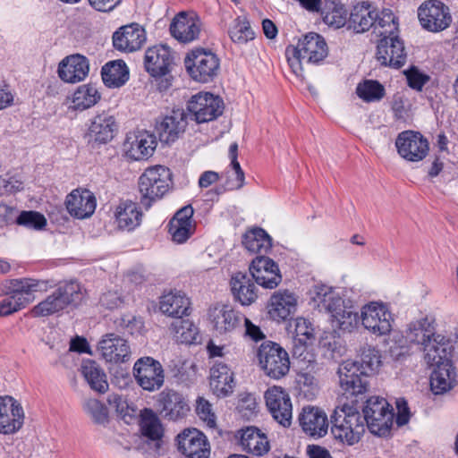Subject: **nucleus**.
Returning a JSON list of instances; mask_svg holds the SVG:
<instances>
[{
  "instance_id": "nucleus-14",
  "label": "nucleus",
  "mask_w": 458,
  "mask_h": 458,
  "mask_svg": "<svg viewBox=\"0 0 458 458\" xmlns=\"http://www.w3.org/2000/svg\"><path fill=\"white\" fill-rule=\"evenodd\" d=\"M178 450L188 458H208L210 445L207 437L197 428H185L177 436Z\"/></svg>"
},
{
  "instance_id": "nucleus-27",
  "label": "nucleus",
  "mask_w": 458,
  "mask_h": 458,
  "mask_svg": "<svg viewBox=\"0 0 458 458\" xmlns=\"http://www.w3.org/2000/svg\"><path fill=\"white\" fill-rule=\"evenodd\" d=\"M209 319L216 332L224 335L236 329L243 316L227 305H217L209 310Z\"/></svg>"
},
{
  "instance_id": "nucleus-23",
  "label": "nucleus",
  "mask_w": 458,
  "mask_h": 458,
  "mask_svg": "<svg viewBox=\"0 0 458 458\" xmlns=\"http://www.w3.org/2000/svg\"><path fill=\"white\" fill-rule=\"evenodd\" d=\"M173 54L165 45H157L147 49L144 64L147 72L153 77L165 75L173 64Z\"/></svg>"
},
{
  "instance_id": "nucleus-35",
  "label": "nucleus",
  "mask_w": 458,
  "mask_h": 458,
  "mask_svg": "<svg viewBox=\"0 0 458 458\" xmlns=\"http://www.w3.org/2000/svg\"><path fill=\"white\" fill-rule=\"evenodd\" d=\"M240 444L244 451L260 456L269 450V442L265 433L255 427L241 430Z\"/></svg>"
},
{
  "instance_id": "nucleus-62",
  "label": "nucleus",
  "mask_w": 458,
  "mask_h": 458,
  "mask_svg": "<svg viewBox=\"0 0 458 458\" xmlns=\"http://www.w3.org/2000/svg\"><path fill=\"white\" fill-rule=\"evenodd\" d=\"M313 328L307 319L299 318L295 322V337L294 342L307 343L308 340L313 338Z\"/></svg>"
},
{
  "instance_id": "nucleus-52",
  "label": "nucleus",
  "mask_w": 458,
  "mask_h": 458,
  "mask_svg": "<svg viewBox=\"0 0 458 458\" xmlns=\"http://www.w3.org/2000/svg\"><path fill=\"white\" fill-rule=\"evenodd\" d=\"M173 327L178 342L186 344L199 342L198 327L189 319L178 320L173 324Z\"/></svg>"
},
{
  "instance_id": "nucleus-63",
  "label": "nucleus",
  "mask_w": 458,
  "mask_h": 458,
  "mask_svg": "<svg viewBox=\"0 0 458 458\" xmlns=\"http://www.w3.org/2000/svg\"><path fill=\"white\" fill-rule=\"evenodd\" d=\"M285 55H286L287 62H288L293 72L296 76H301V73H302L301 62L306 59L303 58V56L300 54V52L296 49V47H293V46H289L286 47Z\"/></svg>"
},
{
  "instance_id": "nucleus-40",
  "label": "nucleus",
  "mask_w": 458,
  "mask_h": 458,
  "mask_svg": "<svg viewBox=\"0 0 458 458\" xmlns=\"http://www.w3.org/2000/svg\"><path fill=\"white\" fill-rule=\"evenodd\" d=\"M101 76L106 86L120 88L129 80V70L123 60H114L102 67Z\"/></svg>"
},
{
  "instance_id": "nucleus-42",
  "label": "nucleus",
  "mask_w": 458,
  "mask_h": 458,
  "mask_svg": "<svg viewBox=\"0 0 458 458\" xmlns=\"http://www.w3.org/2000/svg\"><path fill=\"white\" fill-rule=\"evenodd\" d=\"M435 367L430 376V386L434 394H440L454 386L455 373L451 363Z\"/></svg>"
},
{
  "instance_id": "nucleus-53",
  "label": "nucleus",
  "mask_w": 458,
  "mask_h": 458,
  "mask_svg": "<svg viewBox=\"0 0 458 458\" xmlns=\"http://www.w3.org/2000/svg\"><path fill=\"white\" fill-rule=\"evenodd\" d=\"M83 411L94 423L106 426L109 421L107 408L97 399H86L82 403Z\"/></svg>"
},
{
  "instance_id": "nucleus-31",
  "label": "nucleus",
  "mask_w": 458,
  "mask_h": 458,
  "mask_svg": "<svg viewBox=\"0 0 458 458\" xmlns=\"http://www.w3.org/2000/svg\"><path fill=\"white\" fill-rule=\"evenodd\" d=\"M171 35L182 43H190L199 38L200 33L199 21L189 17L186 13H179L170 24Z\"/></svg>"
},
{
  "instance_id": "nucleus-55",
  "label": "nucleus",
  "mask_w": 458,
  "mask_h": 458,
  "mask_svg": "<svg viewBox=\"0 0 458 458\" xmlns=\"http://www.w3.org/2000/svg\"><path fill=\"white\" fill-rule=\"evenodd\" d=\"M356 93L364 101L374 102L383 98L385 89L378 81L368 80L358 84Z\"/></svg>"
},
{
  "instance_id": "nucleus-45",
  "label": "nucleus",
  "mask_w": 458,
  "mask_h": 458,
  "mask_svg": "<svg viewBox=\"0 0 458 458\" xmlns=\"http://www.w3.org/2000/svg\"><path fill=\"white\" fill-rule=\"evenodd\" d=\"M435 327L427 318L411 322L405 331V338L410 343L420 344L422 347L434 335Z\"/></svg>"
},
{
  "instance_id": "nucleus-58",
  "label": "nucleus",
  "mask_w": 458,
  "mask_h": 458,
  "mask_svg": "<svg viewBox=\"0 0 458 458\" xmlns=\"http://www.w3.org/2000/svg\"><path fill=\"white\" fill-rule=\"evenodd\" d=\"M368 376H360L352 379H344L340 381V387L345 394L359 395L367 391L368 388Z\"/></svg>"
},
{
  "instance_id": "nucleus-57",
  "label": "nucleus",
  "mask_w": 458,
  "mask_h": 458,
  "mask_svg": "<svg viewBox=\"0 0 458 458\" xmlns=\"http://www.w3.org/2000/svg\"><path fill=\"white\" fill-rule=\"evenodd\" d=\"M15 223L30 229L41 230L46 226L47 220L37 211H22L17 215Z\"/></svg>"
},
{
  "instance_id": "nucleus-56",
  "label": "nucleus",
  "mask_w": 458,
  "mask_h": 458,
  "mask_svg": "<svg viewBox=\"0 0 458 458\" xmlns=\"http://www.w3.org/2000/svg\"><path fill=\"white\" fill-rule=\"evenodd\" d=\"M238 157V144L233 142L229 147V157L231 159V166L233 169V175L235 179L228 182V188L230 190H239L244 184V172L241 168L240 163L237 160Z\"/></svg>"
},
{
  "instance_id": "nucleus-1",
  "label": "nucleus",
  "mask_w": 458,
  "mask_h": 458,
  "mask_svg": "<svg viewBox=\"0 0 458 458\" xmlns=\"http://www.w3.org/2000/svg\"><path fill=\"white\" fill-rule=\"evenodd\" d=\"M331 433L335 439L352 445L358 443L365 432L362 415L351 405L337 407L331 415Z\"/></svg>"
},
{
  "instance_id": "nucleus-24",
  "label": "nucleus",
  "mask_w": 458,
  "mask_h": 458,
  "mask_svg": "<svg viewBox=\"0 0 458 458\" xmlns=\"http://www.w3.org/2000/svg\"><path fill=\"white\" fill-rule=\"evenodd\" d=\"M297 297L288 290H278L270 297L267 304L269 317L276 321H284L297 310Z\"/></svg>"
},
{
  "instance_id": "nucleus-6",
  "label": "nucleus",
  "mask_w": 458,
  "mask_h": 458,
  "mask_svg": "<svg viewBox=\"0 0 458 458\" xmlns=\"http://www.w3.org/2000/svg\"><path fill=\"white\" fill-rule=\"evenodd\" d=\"M258 357L262 369L272 378H281L289 371L288 353L278 344L273 342L262 344L259 348Z\"/></svg>"
},
{
  "instance_id": "nucleus-3",
  "label": "nucleus",
  "mask_w": 458,
  "mask_h": 458,
  "mask_svg": "<svg viewBox=\"0 0 458 458\" xmlns=\"http://www.w3.org/2000/svg\"><path fill=\"white\" fill-rule=\"evenodd\" d=\"M172 185V173L163 165L149 167L139 179L141 203L149 208L152 201L162 198Z\"/></svg>"
},
{
  "instance_id": "nucleus-19",
  "label": "nucleus",
  "mask_w": 458,
  "mask_h": 458,
  "mask_svg": "<svg viewBox=\"0 0 458 458\" xmlns=\"http://www.w3.org/2000/svg\"><path fill=\"white\" fill-rule=\"evenodd\" d=\"M302 431L309 437L319 438L327 435L328 419L326 412L315 406H305L298 416Z\"/></svg>"
},
{
  "instance_id": "nucleus-15",
  "label": "nucleus",
  "mask_w": 458,
  "mask_h": 458,
  "mask_svg": "<svg viewBox=\"0 0 458 458\" xmlns=\"http://www.w3.org/2000/svg\"><path fill=\"white\" fill-rule=\"evenodd\" d=\"M251 278L267 289L276 288L282 281L278 265L267 256H257L250 266Z\"/></svg>"
},
{
  "instance_id": "nucleus-8",
  "label": "nucleus",
  "mask_w": 458,
  "mask_h": 458,
  "mask_svg": "<svg viewBox=\"0 0 458 458\" xmlns=\"http://www.w3.org/2000/svg\"><path fill=\"white\" fill-rule=\"evenodd\" d=\"M187 110L191 120L198 123H208L223 114L224 102L211 93L199 92L189 100Z\"/></svg>"
},
{
  "instance_id": "nucleus-54",
  "label": "nucleus",
  "mask_w": 458,
  "mask_h": 458,
  "mask_svg": "<svg viewBox=\"0 0 458 458\" xmlns=\"http://www.w3.org/2000/svg\"><path fill=\"white\" fill-rule=\"evenodd\" d=\"M363 374L369 376L375 373L381 365V355L377 349L371 346L362 348L360 361H359Z\"/></svg>"
},
{
  "instance_id": "nucleus-64",
  "label": "nucleus",
  "mask_w": 458,
  "mask_h": 458,
  "mask_svg": "<svg viewBox=\"0 0 458 458\" xmlns=\"http://www.w3.org/2000/svg\"><path fill=\"white\" fill-rule=\"evenodd\" d=\"M257 408V401L253 394H244L241 395L237 409L245 417L251 415Z\"/></svg>"
},
{
  "instance_id": "nucleus-7",
  "label": "nucleus",
  "mask_w": 458,
  "mask_h": 458,
  "mask_svg": "<svg viewBox=\"0 0 458 458\" xmlns=\"http://www.w3.org/2000/svg\"><path fill=\"white\" fill-rule=\"evenodd\" d=\"M421 27L430 32H439L452 22L449 7L439 0H426L418 8Z\"/></svg>"
},
{
  "instance_id": "nucleus-41",
  "label": "nucleus",
  "mask_w": 458,
  "mask_h": 458,
  "mask_svg": "<svg viewBox=\"0 0 458 458\" xmlns=\"http://www.w3.org/2000/svg\"><path fill=\"white\" fill-rule=\"evenodd\" d=\"M328 313L331 315L333 327L344 331H351L360 320L358 313L353 311L352 307L345 306L343 299Z\"/></svg>"
},
{
  "instance_id": "nucleus-4",
  "label": "nucleus",
  "mask_w": 458,
  "mask_h": 458,
  "mask_svg": "<svg viewBox=\"0 0 458 458\" xmlns=\"http://www.w3.org/2000/svg\"><path fill=\"white\" fill-rule=\"evenodd\" d=\"M362 420L372 434L386 436L394 421L393 408L385 398L372 396L366 401L363 407Z\"/></svg>"
},
{
  "instance_id": "nucleus-20",
  "label": "nucleus",
  "mask_w": 458,
  "mask_h": 458,
  "mask_svg": "<svg viewBox=\"0 0 458 458\" xmlns=\"http://www.w3.org/2000/svg\"><path fill=\"white\" fill-rule=\"evenodd\" d=\"M102 358L111 363H123L131 358V348L127 341L115 334H106L98 347Z\"/></svg>"
},
{
  "instance_id": "nucleus-47",
  "label": "nucleus",
  "mask_w": 458,
  "mask_h": 458,
  "mask_svg": "<svg viewBox=\"0 0 458 458\" xmlns=\"http://www.w3.org/2000/svg\"><path fill=\"white\" fill-rule=\"evenodd\" d=\"M14 295L18 298L28 299V304L33 300L32 293L45 291L47 288V282L34 278L13 279Z\"/></svg>"
},
{
  "instance_id": "nucleus-60",
  "label": "nucleus",
  "mask_w": 458,
  "mask_h": 458,
  "mask_svg": "<svg viewBox=\"0 0 458 458\" xmlns=\"http://www.w3.org/2000/svg\"><path fill=\"white\" fill-rule=\"evenodd\" d=\"M28 305V299L9 296L0 302V316H8Z\"/></svg>"
},
{
  "instance_id": "nucleus-36",
  "label": "nucleus",
  "mask_w": 458,
  "mask_h": 458,
  "mask_svg": "<svg viewBox=\"0 0 458 458\" xmlns=\"http://www.w3.org/2000/svg\"><path fill=\"white\" fill-rule=\"evenodd\" d=\"M231 290L236 301L242 305H250L258 295L252 278L247 274L235 273L231 279Z\"/></svg>"
},
{
  "instance_id": "nucleus-25",
  "label": "nucleus",
  "mask_w": 458,
  "mask_h": 458,
  "mask_svg": "<svg viewBox=\"0 0 458 458\" xmlns=\"http://www.w3.org/2000/svg\"><path fill=\"white\" fill-rule=\"evenodd\" d=\"M59 78L67 83H77L86 79L89 72L88 59L81 55H72L63 59L58 65Z\"/></svg>"
},
{
  "instance_id": "nucleus-10",
  "label": "nucleus",
  "mask_w": 458,
  "mask_h": 458,
  "mask_svg": "<svg viewBox=\"0 0 458 458\" xmlns=\"http://www.w3.org/2000/svg\"><path fill=\"white\" fill-rule=\"evenodd\" d=\"M157 145V139L153 133L147 131H133L127 134L123 144V153L131 160H144L153 155Z\"/></svg>"
},
{
  "instance_id": "nucleus-2",
  "label": "nucleus",
  "mask_w": 458,
  "mask_h": 458,
  "mask_svg": "<svg viewBox=\"0 0 458 458\" xmlns=\"http://www.w3.org/2000/svg\"><path fill=\"white\" fill-rule=\"evenodd\" d=\"M81 286L77 282L59 285L44 301L36 305L32 313L36 317H47L58 313L69 305L77 304L82 300Z\"/></svg>"
},
{
  "instance_id": "nucleus-18",
  "label": "nucleus",
  "mask_w": 458,
  "mask_h": 458,
  "mask_svg": "<svg viewBox=\"0 0 458 458\" xmlns=\"http://www.w3.org/2000/svg\"><path fill=\"white\" fill-rule=\"evenodd\" d=\"M377 59L384 66L402 67L406 62L403 42L398 36L382 38L377 47Z\"/></svg>"
},
{
  "instance_id": "nucleus-50",
  "label": "nucleus",
  "mask_w": 458,
  "mask_h": 458,
  "mask_svg": "<svg viewBox=\"0 0 458 458\" xmlns=\"http://www.w3.org/2000/svg\"><path fill=\"white\" fill-rule=\"evenodd\" d=\"M324 21L335 28L348 26V13L340 3L331 2L326 4L325 9L321 12Z\"/></svg>"
},
{
  "instance_id": "nucleus-21",
  "label": "nucleus",
  "mask_w": 458,
  "mask_h": 458,
  "mask_svg": "<svg viewBox=\"0 0 458 458\" xmlns=\"http://www.w3.org/2000/svg\"><path fill=\"white\" fill-rule=\"evenodd\" d=\"M194 209L191 205L180 208L168 224V232L176 243H184L195 232L196 224L192 218Z\"/></svg>"
},
{
  "instance_id": "nucleus-32",
  "label": "nucleus",
  "mask_w": 458,
  "mask_h": 458,
  "mask_svg": "<svg viewBox=\"0 0 458 458\" xmlns=\"http://www.w3.org/2000/svg\"><path fill=\"white\" fill-rule=\"evenodd\" d=\"M451 343L442 335L436 334L422 347L426 362L430 366L451 363Z\"/></svg>"
},
{
  "instance_id": "nucleus-51",
  "label": "nucleus",
  "mask_w": 458,
  "mask_h": 458,
  "mask_svg": "<svg viewBox=\"0 0 458 458\" xmlns=\"http://www.w3.org/2000/svg\"><path fill=\"white\" fill-rule=\"evenodd\" d=\"M228 34L232 41L238 45H244L254 38V32L244 16H239L233 21Z\"/></svg>"
},
{
  "instance_id": "nucleus-44",
  "label": "nucleus",
  "mask_w": 458,
  "mask_h": 458,
  "mask_svg": "<svg viewBox=\"0 0 458 458\" xmlns=\"http://www.w3.org/2000/svg\"><path fill=\"white\" fill-rule=\"evenodd\" d=\"M310 299L314 306L320 310L328 312L335 304L340 303L342 298L332 287L326 284H315L310 291Z\"/></svg>"
},
{
  "instance_id": "nucleus-22",
  "label": "nucleus",
  "mask_w": 458,
  "mask_h": 458,
  "mask_svg": "<svg viewBox=\"0 0 458 458\" xmlns=\"http://www.w3.org/2000/svg\"><path fill=\"white\" fill-rule=\"evenodd\" d=\"M23 419L22 407L13 397H0V433H15L21 428Z\"/></svg>"
},
{
  "instance_id": "nucleus-12",
  "label": "nucleus",
  "mask_w": 458,
  "mask_h": 458,
  "mask_svg": "<svg viewBox=\"0 0 458 458\" xmlns=\"http://www.w3.org/2000/svg\"><path fill=\"white\" fill-rule=\"evenodd\" d=\"M395 147L398 154L411 162L422 160L428 152V142L420 132L404 131L397 136Z\"/></svg>"
},
{
  "instance_id": "nucleus-17",
  "label": "nucleus",
  "mask_w": 458,
  "mask_h": 458,
  "mask_svg": "<svg viewBox=\"0 0 458 458\" xmlns=\"http://www.w3.org/2000/svg\"><path fill=\"white\" fill-rule=\"evenodd\" d=\"M159 414L166 420L176 421L184 418L190 406L184 396L174 390H164L157 401Z\"/></svg>"
},
{
  "instance_id": "nucleus-49",
  "label": "nucleus",
  "mask_w": 458,
  "mask_h": 458,
  "mask_svg": "<svg viewBox=\"0 0 458 458\" xmlns=\"http://www.w3.org/2000/svg\"><path fill=\"white\" fill-rule=\"evenodd\" d=\"M372 28L381 38L397 36L398 22L390 10H384L380 14L377 12V21Z\"/></svg>"
},
{
  "instance_id": "nucleus-9",
  "label": "nucleus",
  "mask_w": 458,
  "mask_h": 458,
  "mask_svg": "<svg viewBox=\"0 0 458 458\" xmlns=\"http://www.w3.org/2000/svg\"><path fill=\"white\" fill-rule=\"evenodd\" d=\"M362 326L377 335H387L392 329V315L382 302L371 301L361 308Z\"/></svg>"
},
{
  "instance_id": "nucleus-48",
  "label": "nucleus",
  "mask_w": 458,
  "mask_h": 458,
  "mask_svg": "<svg viewBox=\"0 0 458 458\" xmlns=\"http://www.w3.org/2000/svg\"><path fill=\"white\" fill-rule=\"evenodd\" d=\"M140 428L142 434L152 439H160L163 428L157 415L151 409H144L140 413Z\"/></svg>"
},
{
  "instance_id": "nucleus-43",
  "label": "nucleus",
  "mask_w": 458,
  "mask_h": 458,
  "mask_svg": "<svg viewBox=\"0 0 458 458\" xmlns=\"http://www.w3.org/2000/svg\"><path fill=\"white\" fill-rule=\"evenodd\" d=\"M81 373L90 388L98 393H106L108 389L106 375L103 369L94 360L82 362Z\"/></svg>"
},
{
  "instance_id": "nucleus-38",
  "label": "nucleus",
  "mask_w": 458,
  "mask_h": 458,
  "mask_svg": "<svg viewBox=\"0 0 458 458\" xmlns=\"http://www.w3.org/2000/svg\"><path fill=\"white\" fill-rule=\"evenodd\" d=\"M159 308L167 316L182 318L188 314L190 301L181 291H171L161 297Z\"/></svg>"
},
{
  "instance_id": "nucleus-37",
  "label": "nucleus",
  "mask_w": 458,
  "mask_h": 458,
  "mask_svg": "<svg viewBox=\"0 0 458 458\" xmlns=\"http://www.w3.org/2000/svg\"><path fill=\"white\" fill-rule=\"evenodd\" d=\"M114 216L121 230L131 232L140 225L142 212L136 203L124 201L117 206Z\"/></svg>"
},
{
  "instance_id": "nucleus-28",
  "label": "nucleus",
  "mask_w": 458,
  "mask_h": 458,
  "mask_svg": "<svg viewBox=\"0 0 458 458\" xmlns=\"http://www.w3.org/2000/svg\"><path fill=\"white\" fill-rule=\"evenodd\" d=\"M146 40L143 28L138 24L123 26L113 36L114 47L121 51L133 52L140 49Z\"/></svg>"
},
{
  "instance_id": "nucleus-39",
  "label": "nucleus",
  "mask_w": 458,
  "mask_h": 458,
  "mask_svg": "<svg viewBox=\"0 0 458 458\" xmlns=\"http://www.w3.org/2000/svg\"><path fill=\"white\" fill-rule=\"evenodd\" d=\"M242 244L248 251L266 256L271 250L272 239L264 229L256 227L244 233Z\"/></svg>"
},
{
  "instance_id": "nucleus-46",
  "label": "nucleus",
  "mask_w": 458,
  "mask_h": 458,
  "mask_svg": "<svg viewBox=\"0 0 458 458\" xmlns=\"http://www.w3.org/2000/svg\"><path fill=\"white\" fill-rule=\"evenodd\" d=\"M100 99V94L92 84L80 86L72 95V107L75 110H85L95 106Z\"/></svg>"
},
{
  "instance_id": "nucleus-5",
  "label": "nucleus",
  "mask_w": 458,
  "mask_h": 458,
  "mask_svg": "<svg viewBox=\"0 0 458 458\" xmlns=\"http://www.w3.org/2000/svg\"><path fill=\"white\" fill-rule=\"evenodd\" d=\"M184 65L192 80L205 83L213 81L217 75L220 60L210 50L195 48L186 55Z\"/></svg>"
},
{
  "instance_id": "nucleus-11",
  "label": "nucleus",
  "mask_w": 458,
  "mask_h": 458,
  "mask_svg": "<svg viewBox=\"0 0 458 458\" xmlns=\"http://www.w3.org/2000/svg\"><path fill=\"white\" fill-rule=\"evenodd\" d=\"M133 375L144 390L155 391L164 384L162 365L151 357L139 359L134 364Z\"/></svg>"
},
{
  "instance_id": "nucleus-26",
  "label": "nucleus",
  "mask_w": 458,
  "mask_h": 458,
  "mask_svg": "<svg viewBox=\"0 0 458 458\" xmlns=\"http://www.w3.org/2000/svg\"><path fill=\"white\" fill-rule=\"evenodd\" d=\"M65 203L70 215L79 219L89 217L97 206L94 194L87 189L73 190L67 196Z\"/></svg>"
},
{
  "instance_id": "nucleus-33",
  "label": "nucleus",
  "mask_w": 458,
  "mask_h": 458,
  "mask_svg": "<svg viewBox=\"0 0 458 458\" xmlns=\"http://www.w3.org/2000/svg\"><path fill=\"white\" fill-rule=\"evenodd\" d=\"M377 10L369 3L361 2L355 4L349 13L348 29L356 33L368 31L375 25Z\"/></svg>"
},
{
  "instance_id": "nucleus-29",
  "label": "nucleus",
  "mask_w": 458,
  "mask_h": 458,
  "mask_svg": "<svg viewBox=\"0 0 458 458\" xmlns=\"http://www.w3.org/2000/svg\"><path fill=\"white\" fill-rule=\"evenodd\" d=\"M295 47L309 64H318L327 55V46L324 38L314 32L305 35Z\"/></svg>"
},
{
  "instance_id": "nucleus-34",
  "label": "nucleus",
  "mask_w": 458,
  "mask_h": 458,
  "mask_svg": "<svg viewBox=\"0 0 458 458\" xmlns=\"http://www.w3.org/2000/svg\"><path fill=\"white\" fill-rule=\"evenodd\" d=\"M210 388L217 397H225L234 387L233 373L225 363L216 362L210 369Z\"/></svg>"
},
{
  "instance_id": "nucleus-61",
  "label": "nucleus",
  "mask_w": 458,
  "mask_h": 458,
  "mask_svg": "<svg viewBox=\"0 0 458 458\" xmlns=\"http://www.w3.org/2000/svg\"><path fill=\"white\" fill-rule=\"evenodd\" d=\"M196 412L200 420L207 422L209 428L216 426V416L212 412L211 404L202 397L197 400Z\"/></svg>"
},
{
  "instance_id": "nucleus-30",
  "label": "nucleus",
  "mask_w": 458,
  "mask_h": 458,
  "mask_svg": "<svg viewBox=\"0 0 458 458\" xmlns=\"http://www.w3.org/2000/svg\"><path fill=\"white\" fill-rule=\"evenodd\" d=\"M187 125V114L182 109L173 110L170 114L165 115L157 126L159 139L162 142H174Z\"/></svg>"
},
{
  "instance_id": "nucleus-16",
  "label": "nucleus",
  "mask_w": 458,
  "mask_h": 458,
  "mask_svg": "<svg viewBox=\"0 0 458 458\" xmlns=\"http://www.w3.org/2000/svg\"><path fill=\"white\" fill-rule=\"evenodd\" d=\"M118 130L114 117L106 112L95 115L89 125L86 138L93 147L111 141Z\"/></svg>"
},
{
  "instance_id": "nucleus-13",
  "label": "nucleus",
  "mask_w": 458,
  "mask_h": 458,
  "mask_svg": "<svg viewBox=\"0 0 458 458\" xmlns=\"http://www.w3.org/2000/svg\"><path fill=\"white\" fill-rule=\"evenodd\" d=\"M266 405L275 420L287 428L291 426L293 406L289 394L279 386H273L265 393Z\"/></svg>"
},
{
  "instance_id": "nucleus-59",
  "label": "nucleus",
  "mask_w": 458,
  "mask_h": 458,
  "mask_svg": "<svg viewBox=\"0 0 458 458\" xmlns=\"http://www.w3.org/2000/svg\"><path fill=\"white\" fill-rule=\"evenodd\" d=\"M362 369L359 365V361L347 360L343 361L338 368L337 373L339 376V382L344 379H352L354 377L366 376L361 373Z\"/></svg>"
}]
</instances>
